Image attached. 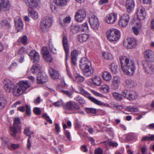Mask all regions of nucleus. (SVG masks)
Instances as JSON below:
<instances>
[{"mask_svg":"<svg viewBox=\"0 0 154 154\" xmlns=\"http://www.w3.org/2000/svg\"><path fill=\"white\" fill-rule=\"evenodd\" d=\"M79 29L80 27L78 25L72 24L70 28V32L73 34H75L79 32Z\"/></svg>","mask_w":154,"mask_h":154,"instance_id":"2f4dec72","label":"nucleus"},{"mask_svg":"<svg viewBox=\"0 0 154 154\" xmlns=\"http://www.w3.org/2000/svg\"><path fill=\"white\" fill-rule=\"evenodd\" d=\"M62 43L64 51L66 53V60H67V56L69 52V48L68 42L67 37L66 36H63L62 39Z\"/></svg>","mask_w":154,"mask_h":154,"instance_id":"ddd939ff","label":"nucleus"},{"mask_svg":"<svg viewBox=\"0 0 154 154\" xmlns=\"http://www.w3.org/2000/svg\"><path fill=\"white\" fill-rule=\"evenodd\" d=\"M127 44L125 46L128 49L134 48L137 45L136 40L133 38H129L127 39Z\"/></svg>","mask_w":154,"mask_h":154,"instance_id":"aec40b11","label":"nucleus"},{"mask_svg":"<svg viewBox=\"0 0 154 154\" xmlns=\"http://www.w3.org/2000/svg\"><path fill=\"white\" fill-rule=\"evenodd\" d=\"M80 66L85 76L90 77L93 75L94 69L92 67L91 63L88 59L86 57L82 58L80 61Z\"/></svg>","mask_w":154,"mask_h":154,"instance_id":"7ed1b4c3","label":"nucleus"},{"mask_svg":"<svg viewBox=\"0 0 154 154\" xmlns=\"http://www.w3.org/2000/svg\"><path fill=\"white\" fill-rule=\"evenodd\" d=\"M29 56L31 61L33 62H38L40 59V56L38 53L35 50L31 51Z\"/></svg>","mask_w":154,"mask_h":154,"instance_id":"2eb2a0df","label":"nucleus"},{"mask_svg":"<svg viewBox=\"0 0 154 154\" xmlns=\"http://www.w3.org/2000/svg\"><path fill=\"white\" fill-rule=\"evenodd\" d=\"M89 21L91 27L94 30H97L100 26V22L97 17L91 14L89 18Z\"/></svg>","mask_w":154,"mask_h":154,"instance_id":"423d86ee","label":"nucleus"},{"mask_svg":"<svg viewBox=\"0 0 154 154\" xmlns=\"http://www.w3.org/2000/svg\"><path fill=\"white\" fill-rule=\"evenodd\" d=\"M86 17V13L85 10L80 9L76 13L75 17L76 20L78 22L82 21Z\"/></svg>","mask_w":154,"mask_h":154,"instance_id":"9b49d317","label":"nucleus"},{"mask_svg":"<svg viewBox=\"0 0 154 154\" xmlns=\"http://www.w3.org/2000/svg\"><path fill=\"white\" fill-rule=\"evenodd\" d=\"M121 37V33L120 32L116 30V41L119 39Z\"/></svg>","mask_w":154,"mask_h":154,"instance_id":"338daca9","label":"nucleus"},{"mask_svg":"<svg viewBox=\"0 0 154 154\" xmlns=\"http://www.w3.org/2000/svg\"><path fill=\"white\" fill-rule=\"evenodd\" d=\"M42 53L43 57L45 61L49 63L52 61L53 58L46 47H43L42 48Z\"/></svg>","mask_w":154,"mask_h":154,"instance_id":"6e6552de","label":"nucleus"},{"mask_svg":"<svg viewBox=\"0 0 154 154\" xmlns=\"http://www.w3.org/2000/svg\"><path fill=\"white\" fill-rule=\"evenodd\" d=\"M129 19V17L128 15L125 14L122 15L120 17L119 23V25L121 26L125 27L127 25Z\"/></svg>","mask_w":154,"mask_h":154,"instance_id":"f3484780","label":"nucleus"},{"mask_svg":"<svg viewBox=\"0 0 154 154\" xmlns=\"http://www.w3.org/2000/svg\"><path fill=\"white\" fill-rule=\"evenodd\" d=\"M11 7V5L9 0H1L0 2V11L2 9L4 11L9 10Z\"/></svg>","mask_w":154,"mask_h":154,"instance_id":"6ab92c4d","label":"nucleus"},{"mask_svg":"<svg viewBox=\"0 0 154 154\" xmlns=\"http://www.w3.org/2000/svg\"><path fill=\"white\" fill-rule=\"evenodd\" d=\"M116 65L115 63H112L110 65V69L112 72L115 73L116 71Z\"/></svg>","mask_w":154,"mask_h":154,"instance_id":"e2e57ef3","label":"nucleus"},{"mask_svg":"<svg viewBox=\"0 0 154 154\" xmlns=\"http://www.w3.org/2000/svg\"><path fill=\"white\" fill-rule=\"evenodd\" d=\"M87 112L88 113H95L96 112V109L93 108H87L85 109Z\"/></svg>","mask_w":154,"mask_h":154,"instance_id":"5fc2aeb1","label":"nucleus"},{"mask_svg":"<svg viewBox=\"0 0 154 154\" xmlns=\"http://www.w3.org/2000/svg\"><path fill=\"white\" fill-rule=\"evenodd\" d=\"M6 102L5 97L3 95H0V109L5 107Z\"/></svg>","mask_w":154,"mask_h":154,"instance_id":"f704fd0d","label":"nucleus"},{"mask_svg":"<svg viewBox=\"0 0 154 154\" xmlns=\"http://www.w3.org/2000/svg\"><path fill=\"white\" fill-rule=\"evenodd\" d=\"M19 111L23 112L26 110V113L28 115H30L31 114V110L29 106L26 105L25 107L24 106H20L18 109Z\"/></svg>","mask_w":154,"mask_h":154,"instance_id":"7c9ffc66","label":"nucleus"},{"mask_svg":"<svg viewBox=\"0 0 154 154\" xmlns=\"http://www.w3.org/2000/svg\"><path fill=\"white\" fill-rule=\"evenodd\" d=\"M24 1L29 8L36 7L38 5L36 0H24Z\"/></svg>","mask_w":154,"mask_h":154,"instance_id":"a878e982","label":"nucleus"},{"mask_svg":"<svg viewBox=\"0 0 154 154\" xmlns=\"http://www.w3.org/2000/svg\"><path fill=\"white\" fill-rule=\"evenodd\" d=\"M78 88L80 92V94L85 96V97L88 98L91 101L95 104L99 105H102V103L100 101L90 96L89 94L85 91L82 87L79 86Z\"/></svg>","mask_w":154,"mask_h":154,"instance_id":"0eeeda50","label":"nucleus"},{"mask_svg":"<svg viewBox=\"0 0 154 154\" xmlns=\"http://www.w3.org/2000/svg\"><path fill=\"white\" fill-rule=\"evenodd\" d=\"M15 26L18 31L23 29V24L22 19L19 17H16L14 19Z\"/></svg>","mask_w":154,"mask_h":154,"instance_id":"412c9836","label":"nucleus"},{"mask_svg":"<svg viewBox=\"0 0 154 154\" xmlns=\"http://www.w3.org/2000/svg\"><path fill=\"white\" fill-rule=\"evenodd\" d=\"M52 22L51 18L49 17H45L42 19L40 28L43 32H46L48 31L49 28L51 25Z\"/></svg>","mask_w":154,"mask_h":154,"instance_id":"39448f33","label":"nucleus"},{"mask_svg":"<svg viewBox=\"0 0 154 154\" xmlns=\"http://www.w3.org/2000/svg\"><path fill=\"white\" fill-rule=\"evenodd\" d=\"M106 35L109 41L115 43L116 41V29L111 28L109 29L106 32Z\"/></svg>","mask_w":154,"mask_h":154,"instance_id":"1a4fd4ad","label":"nucleus"},{"mask_svg":"<svg viewBox=\"0 0 154 154\" xmlns=\"http://www.w3.org/2000/svg\"><path fill=\"white\" fill-rule=\"evenodd\" d=\"M123 95L125 98L130 100H133L137 98L138 94L134 91H128L125 90L123 92Z\"/></svg>","mask_w":154,"mask_h":154,"instance_id":"9d476101","label":"nucleus"},{"mask_svg":"<svg viewBox=\"0 0 154 154\" xmlns=\"http://www.w3.org/2000/svg\"><path fill=\"white\" fill-rule=\"evenodd\" d=\"M103 151L100 148H98L95 151V154H102Z\"/></svg>","mask_w":154,"mask_h":154,"instance_id":"0e129e2a","label":"nucleus"},{"mask_svg":"<svg viewBox=\"0 0 154 154\" xmlns=\"http://www.w3.org/2000/svg\"><path fill=\"white\" fill-rule=\"evenodd\" d=\"M28 11V15L32 19L36 20L38 18V13L35 10L32 8H29Z\"/></svg>","mask_w":154,"mask_h":154,"instance_id":"cd10ccee","label":"nucleus"},{"mask_svg":"<svg viewBox=\"0 0 154 154\" xmlns=\"http://www.w3.org/2000/svg\"><path fill=\"white\" fill-rule=\"evenodd\" d=\"M33 112L36 115H39L41 113V110L38 108L35 107L33 109Z\"/></svg>","mask_w":154,"mask_h":154,"instance_id":"052dcab7","label":"nucleus"},{"mask_svg":"<svg viewBox=\"0 0 154 154\" xmlns=\"http://www.w3.org/2000/svg\"><path fill=\"white\" fill-rule=\"evenodd\" d=\"M55 127L56 131L58 134L60 131V127L57 123L55 124Z\"/></svg>","mask_w":154,"mask_h":154,"instance_id":"774afa93","label":"nucleus"},{"mask_svg":"<svg viewBox=\"0 0 154 154\" xmlns=\"http://www.w3.org/2000/svg\"><path fill=\"white\" fill-rule=\"evenodd\" d=\"M154 140V135H152L150 137L146 136L143 137L142 139V141L151 140L153 141Z\"/></svg>","mask_w":154,"mask_h":154,"instance_id":"49530a36","label":"nucleus"},{"mask_svg":"<svg viewBox=\"0 0 154 154\" xmlns=\"http://www.w3.org/2000/svg\"><path fill=\"white\" fill-rule=\"evenodd\" d=\"M26 51V49L24 47H21L18 50L17 53L19 54H23Z\"/></svg>","mask_w":154,"mask_h":154,"instance_id":"6e6d98bb","label":"nucleus"},{"mask_svg":"<svg viewBox=\"0 0 154 154\" xmlns=\"http://www.w3.org/2000/svg\"><path fill=\"white\" fill-rule=\"evenodd\" d=\"M55 4L59 7H62L65 5L67 2V0H54Z\"/></svg>","mask_w":154,"mask_h":154,"instance_id":"e433bc0d","label":"nucleus"},{"mask_svg":"<svg viewBox=\"0 0 154 154\" xmlns=\"http://www.w3.org/2000/svg\"><path fill=\"white\" fill-rule=\"evenodd\" d=\"M53 105L57 107H60L63 105V102L62 100H60L54 102Z\"/></svg>","mask_w":154,"mask_h":154,"instance_id":"864d4df0","label":"nucleus"},{"mask_svg":"<svg viewBox=\"0 0 154 154\" xmlns=\"http://www.w3.org/2000/svg\"><path fill=\"white\" fill-rule=\"evenodd\" d=\"M143 68L145 72L148 74H152L154 72V66L151 64L145 62L143 64Z\"/></svg>","mask_w":154,"mask_h":154,"instance_id":"a211bd4d","label":"nucleus"},{"mask_svg":"<svg viewBox=\"0 0 154 154\" xmlns=\"http://www.w3.org/2000/svg\"><path fill=\"white\" fill-rule=\"evenodd\" d=\"M24 133L25 135L29 136L28 138H30L31 135L33 134L34 133L33 131L30 130L29 128L28 127L25 128Z\"/></svg>","mask_w":154,"mask_h":154,"instance_id":"a19ab883","label":"nucleus"},{"mask_svg":"<svg viewBox=\"0 0 154 154\" xmlns=\"http://www.w3.org/2000/svg\"><path fill=\"white\" fill-rule=\"evenodd\" d=\"M75 100L81 104H84L85 103V101L83 98L79 96H78L77 97H75Z\"/></svg>","mask_w":154,"mask_h":154,"instance_id":"3c124183","label":"nucleus"},{"mask_svg":"<svg viewBox=\"0 0 154 154\" xmlns=\"http://www.w3.org/2000/svg\"><path fill=\"white\" fill-rule=\"evenodd\" d=\"M21 125L20 119L18 118H15L13 125L9 128L10 133L11 136L14 137L18 132L21 131Z\"/></svg>","mask_w":154,"mask_h":154,"instance_id":"20e7f679","label":"nucleus"},{"mask_svg":"<svg viewBox=\"0 0 154 154\" xmlns=\"http://www.w3.org/2000/svg\"><path fill=\"white\" fill-rule=\"evenodd\" d=\"M82 30L85 32H87L88 31V24L85 23L82 24L81 27Z\"/></svg>","mask_w":154,"mask_h":154,"instance_id":"603ef678","label":"nucleus"},{"mask_svg":"<svg viewBox=\"0 0 154 154\" xmlns=\"http://www.w3.org/2000/svg\"><path fill=\"white\" fill-rule=\"evenodd\" d=\"M49 72L51 77L54 79H58L59 77V74L58 71L54 69L50 68Z\"/></svg>","mask_w":154,"mask_h":154,"instance_id":"c85d7f7f","label":"nucleus"},{"mask_svg":"<svg viewBox=\"0 0 154 154\" xmlns=\"http://www.w3.org/2000/svg\"><path fill=\"white\" fill-rule=\"evenodd\" d=\"M71 18L70 16H69L66 17L63 19L62 21L60 19L59 20V23L62 26H65V24L66 23H69L71 21Z\"/></svg>","mask_w":154,"mask_h":154,"instance_id":"4c0bfd02","label":"nucleus"},{"mask_svg":"<svg viewBox=\"0 0 154 154\" xmlns=\"http://www.w3.org/2000/svg\"><path fill=\"white\" fill-rule=\"evenodd\" d=\"M102 55L103 57L106 59L111 60L113 58L112 54L107 52H103Z\"/></svg>","mask_w":154,"mask_h":154,"instance_id":"ea45409f","label":"nucleus"},{"mask_svg":"<svg viewBox=\"0 0 154 154\" xmlns=\"http://www.w3.org/2000/svg\"><path fill=\"white\" fill-rule=\"evenodd\" d=\"M41 69V66L39 64H35L32 66L31 68L30 72L33 74H36L40 72Z\"/></svg>","mask_w":154,"mask_h":154,"instance_id":"393cba45","label":"nucleus"},{"mask_svg":"<svg viewBox=\"0 0 154 154\" xmlns=\"http://www.w3.org/2000/svg\"><path fill=\"white\" fill-rule=\"evenodd\" d=\"M27 37L26 35H24L22 37H20L18 41L19 42H20L24 45H26L27 43Z\"/></svg>","mask_w":154,"mask_h":154,"instance_id":"a18cd8bd","label":"nucleus"},{"mask_svg":"<svg viewBox=\"0 0 154 154\" xmlns=\"http://www.w3.org/2000/svg\"><path fill=\"white\" fill-rule=\"evenodd\" d=\"M141 28V25L139 24L138 26H134L132 28V29L134 34L136 35H138Z\"/></svg>","mask_w":154,"mask_h":154,"instance_id":"79ce46f5","label":"nucleus"},{"mask_svg":"<svg viewBox=\"0 0 154 154\" xmlns=\"http://www.w3.org/2000/svg\"><path fill=\"white\" fill-rule=\"evenodd\" d=\"M2 142L1 147L3 149H5L8 147V146L10 144V141L9 138L6 137H2L1 138Z\"/></svg>","mask_w":154,"mask_h":154,"instance_id":"b1692460","label":"nucleus"},{"mask_svg":"<svg viewBox=\"0 0 154 154\" xmlns=\"http://www.w3.org/2000/svg\"><path fill=\"white\" fill-rule=\"evenodd\" d=\"M126 85L128 86L131 87L133 85V83L131 79H127L125 81Z\"/></svg>","mask_w":154,"mask_h":154,"instance_id":"4d7b16f0","label":"nucleus"},{"mask_svg":"<svg viewBox=\"0 0 154 154\" xmlns=\"http://www.w3.org/2000/svg\"><path fill=\"white\" fill-rule=\"evenodd\" d=\"M43 117L50 124L52 123V121L50 119L49 116L46 114H45L43 115Z\"/></svg>","mask_w":154,"mask_h":154,"instance_id":"bf43d9fd","label":"nucleus"},{"mask_svg":"<svg viewBox=\"0 0 154 154\" xmlns=\"http://www.w3.org/2000/svg\"><path fill=\"white\" fill-rule=\"evenodd\" d=\"M30 83L28 81H21L13 86L12 93L15 96L18 97L22 94L30 86Z\"/></svg>","mask_w":154,"mask_h":154,"instance_id":"f03ea898","label":"nucleus"},{"mask_svg":"<svg viewBox=\"0 0 154 154\" xmlns=\"http://www.w3.org/2000/svg\"><path fill=\"white\" fill-rule=\"evenodd\" d=\"M100 89L103 91L104 93H107L109 91V87L107 85H104L101 86Z\"/></svg>","mask_w":154,"mask_h":154,"instance_id":"8fccbe9b","label":"nucleus"},{"mask_svg":"<svg viewBox=\"0 0 154 154\" xmlns=\"http://www.w3.org/2000/svg\"><path fill=\"white\" fill-rule=\"evenodd\" d=\"M49 48L51 51L54 54H57V48L52 44V43L50 42L49 43Z\"/></svg>","mask_w":154,"mask_h":154,"instance_id":"c03bdc74","label":"nucleus"},{"mask_svg":"<svg viewBox=\"0 0 154 154\" xmlns=\"http://www.w3.org/2000/svg\"><path fill=\"white\" fill-rule=\"evenodd\" d=\"M4 88L7 92H12L14 84L10 80L5 79L4 82Z\"/></svg>","mask_w":154,"mask_h":154,"instance_id":"dca6fc26","label":"nucleus"},{"mask_svg":"<svg viewBox=\"0 0 154 154\" xmlns=\"http://www.w3.org/2000/svg\"><path fill=\"white\" fill-rule=\"evenodd\" d=\"M145 58L147 61L154 62V51L151 50H146L144 53Z\"/></svg>","mask_w":154,"mask_h":154,"instance_id":"f8f14e48","label":"nucleus"},{"mask_svg":"<svg viewBox=\"0 0 154 154\" xmlns=\"http://www.w3.org/2000/svg\"><path fill=\"white\" fill-rule=\"evenodd\" d=\"M78 52L76 50H74L71 52V58L72 62L73 64L75 65L76 63V57Z\"/></svg>","mask_w":154,"mask_h":154,"instance_id":"473e14b6","label":"nucleus"},{"mask_svg":"<svg viewBox=\"0 0 154 154\" xmlns=\"http://www.w3.org/2000/svg\"><path fill=\"white\" fill-rule=\"evenodd\" d=\"M91 80L95 85L99 86L100 85L101 79L100 77L95 76L91 78Z\"/></svg>","mask_w":154,"mask_h":154,"instance_id":"72a5a7b5","label":"nucleus"},{"mask_svg":"<svg viewBox=\"0 0 154 154\" xmlns=\"http://www.w3.org/2000/svg\"><path fill=\"white\" fill-rule=\"evenodd\" d=\"M116 20V16L114 13H111L106 16V22L108 24H112L114 23Z\"/></svg>","mask_w":154,"mask_h":154,"instance_id":"bb28decb","label":"nucleus"},{"mask_svg":"<svg viewBox=\"0 0 154 154\" xmlns=\"http://www.w3.org/2000/svg\"><path fill=\"white\" fill-rule=\"evenodd\" d=\"M127 109L130 112H136L138 111V109L134 107L130 106L127 108Z\"/></svg>","mask_w":154,"mask_h":154,"instance_id":"13d9d810","label":"nucleus"},{"mask_svg":"<svg viewBox=\"0 0 154 154\" xmlns=\"http://www.w3.org/2000/svg\"><path fill=\"white\" fill-rule=\"evenodd\" d=\"M62 92L64 94L68 96H70L72 95V93L70 91L62 90Z\"/></svg>","mask_w":154,"mask_h":154,"instance_id":"69168bd1","label":"nucleus"},{"mask_svg":"<svg viewBox=\"0 0 154 154\" xmlns=\"http://www.w3.org/2000/svg\"><path fill=\"white\" fill-rule=\"evenodd\" d=\"M124 94V93H123L122 95H121L119 93H116V100H122L123 98V95Z\"/></svg>","mask_w":154,"mask_h":154,"instance_id":"680f3d73","label":"nucleus"},{"mask_svg":"<svg viewBox=\"0 0 154 154\" xmlns=\"http://www.w3.org/2000/svg\"><path fill=\"white\" fill-rule=\"evenodd\" d=\"M136 14L137 16H139L140 14H143L141 16V20H143L146 16V12L144 8L142 7H140L137 9Z\"/></svg>","mask_w":154,"mask_h":154,"instance_id":"c756f323","label":"nucleus"},{"mask_svg":"<svg viewBox=\"0 0 154 154\" xmlns=\"http://www.w3.org/2000/svg\"><path fill=\"white\" fill-rule=\"evenodd\" d=\"M18 144H10L8 146V149L10 150H14L20 147Z\"/></svg>","mask_w":154,"mask_h":154,"instance_id":"09e8293b","label":"nucleus"},{"mask_svg":"<svg viewBox=\"0 0 154 154\" xmlns=\"http://www.w3.org/2000/svg\"><path fill=\"white\" fill-rule=\"evenodd\" d=\"M64 109L68 110H71L72 109H80V107L76 104L74 102L71 101L65 103L63 105Z\"/></svg>","mask_w":154,"mask_h":154,"instance_id":"4468645a","label":"nucleus"},{"mask_svg":"<svg viewBox=\"0 0 154 154\" xmlns=\"http://www.w3.org/2000/svg\"><path fill=\"white\" fill-rule=\"evenodd\" d=\"M76 81L78 82L81 83L82 82L84 79L82 76H81L79 74H76L75 75Z\"/></svg>","mask_w":154,"mask_h":154,"instance_id":"de8ad7c7","label":"nucleus"},{"mask_svg":"<svg viewBox=\"0 0 154 154\" xmlns=\"http://www.w3.org/2000/svg\"><path fill=\"white\" fill-rule=\"evenodd\" d=\"M135 6L134 0H127L126 3V7L127 11L130 13L133 11Z\"/></svg>","mask_w":154,"mask_h":154,"instance_id":"5701e85b","label":"nucleus"},{"mask_svg":"<svg viewBox=\"0 0 154 154\" xmlns=\"http://www.w3.org/2000/svg\"><path fill=\"white\" fill-rule=\"evenodd\" d=\"M103 79L106 82L109 81L112 78L111 74L107 72H104L102 76Z\"/></svg>","mask_w":154,"mask_h":154,"instance_id":"c9c22d12","label":"nucleus"},{"mask_svg":"<svg viewBox=\"0 0 154 154\" xmlns=\"http://www.w3.org/2000/svg\"><path fill=\"white\" fill-rule=\"evenodd\" d=\"M89 36L86 34H81L79 36V41L81 42L86 41L88 39Z\"/></svg>","mask_w":154,"mask_h":154,"instance_id":"58836bf2","label":"nucleus"},{"mask_svg":"<svg viewBox=\"0 0 154 154\" xmlns=\"http://www.w3.org/2000/svg\"><path fill=\"white\" fill-rule=\"evenodd\" d=\"M119 60L124 73L127 75H132L136 69L134 61L125 56H121Z\"/></svg>","mask_w":154,"mask_h":154,"instance_id":"f257e3e1","label":"nucleus"},{"mask_svg":"<svg viewBox=\"0 0 154 154\" xmlns=\"http://www.w3.org/2000/svg\"><path fill=\"white\" fill-rule=\"evenodd\" d=\"M1 26L4 28H8L10 27V25L7 20H2L1 22Z\"/></svg>","mask_w":154,"mask_h":154,"instance_id":"37998d69","label":"nucleus"},{"mask_svg":"<svg viewBox=\"0 0 154 154\" xmlns=\"http://www.w3.org/2000/svg\"><path fill=\"white\" fill-rule=\"evenodd\" d=\"M48 77L45 74L40 73L37 77V82L38 84H43L48 81Z\"/></svg>","mask_w":154,"mask_h":154,"instance_id":"4be33fe9","label":"nucleus"}]
</instances>
